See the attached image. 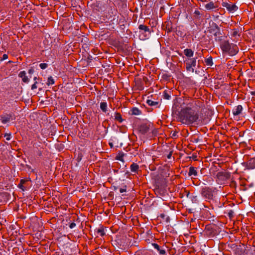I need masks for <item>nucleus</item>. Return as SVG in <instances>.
<instances>
[{
	"label": "nucleus",
	"instance_id": "f257e3e1",
	"mask_svg": "<svg viewBox=\"0 0 255 255\" xmlns=\"http://www.w3.org/2000/svg\"><path fill=\"white\" fill-rule=\"evenodd\" d=\"M176 106L181 108L177 115L178 122L182 124L191 125L199 119V107L196 100L188 97H183L177 100L172 109Z\"/></svg>",
	"mask_w": 255,
	"mask_h": 255
},
{
	"label": "nucleus",
	"instance_id": "f03ea898",
	"mask_svg": "<svg viewBox=\"0 0 255 255\" xmlns=\"http://www.w3.org/2000/svg\"><path fill=\"white\" fill-rule=\"evenodd\" d=\"M220 47L223 54L230 56L236 55L239 50L237 44L231 43L228 40L222 42L220 44Z\"/></svg>",
	"mask_w": 255,
	"mask_h": 255
},
{
	"label": "nucleus",
	"instance_id": "7ed1b4c3",
	"mask_svg": "<svg viewBox=\"0 0 255 255\" xmlns=\"http://www.w3.org/2000/svg\"><path fill=\"white\" fill-rule=\"evenodd\" d=\"M138 29L140 39L144 40L148 39L150 36L151 31L148 26L144 24H140L138 26Z\"/></svg>",
	"mask_w": 255,
	"mask_h": 255
},
{
	"label": "nucleus",
	"instance_id": "20e7f679",
	"mask_svg": "<svg viewBox=\"0 0 255 255\" xmlns=\"http://www.w3.org/2000/svg\"><path fill=\"white\" fill-rule=\"evenodd\" d=\"M214 190L212 188L209 187H204L201 191V196L207 201L210 202L213 200L214 198Z\"/></svg>",
	"mask_w": 255,
	"mask_h": 255
},
{
	"label": "nucleus",
	"instance_id": "39448f33",
	"mask_svg": "<svg viewBox=\"0 0 255 255\" xmlns=\"http://www.w3.org/2000/svg\"><path fill=\"white\" fill-rule=\"evenodd\" d=\"M198 57L188 58L184 61L186 65V69L187 71L193 73L194 72V68L197 65V59Z\"/></svg>",
	"mask_w": 255,
	"mask_h": 255
},
{
	"label": "nucleus",
	"instance_id": "423d86ee",
	"mask_svg": "<svg viewBox=\"0 0 255 255\" xmlns=\"http://www.w3.org/2000/svg\"><path fill=\"white\" fill-rule=\"evenodd\" d=\"M14 115L12 113H3L0 115V122L2 124H6L11 121L15 119Z\"/></svg>",
	"mask_w": 255,
	"mask_h": 255
},
{
	"label": "nucleus",
	"instance_id": "0eeeda50",
	"mask_svg": "<svg viewBox=\"0 0 255 255\" xmlns=\"http://www.w3.org/2000/svg\"><path fill=\"white\" fill-rule=\"evenodd\" d=\"M153 124L150 122L142 123L139 127V131L142 134H145L153 128Z\"/></svg>",
	"mask_w": 255,
	"mask_h": 255
},
{
	"label": "nucleus",
	"instance_id": "6e6552de",
	"mask_svg": "<svg viewBox=\"0 0 255 255\" xmlns=\"http://www.w3.org/2000/svg\"><path fill=\"white\" fill-rule=\"evenodd\" d=\"M222 5L223 7H226L230 12H234L238 8V6L235 4H233L231 2L228 3L227 2H223Z\"/></svg>",
	"mask_w": 255,
	"mask_h": 255
},
{
	"label": "nucleus",
	"instance_id": "1a4fd4ad",
	"mask_svg": "<svg viewBox=\"0 0 255 255\" xmlns=\"http://www.w3.org/2000/svg\"><path fill=\"white\" fill-rule=\"evenodd\" d=\"M230 176L231 174L230 173L225 171L219 172L217 174V177L218 180L222 181H224L229 179L230 178Z\"/></svg>",
	"mask_w": 255,
	"mask_h": 255
},
{
	"label": "nucleus",
	"instance_id": "9d476101",
	"mask_svg": "<svg viewBox=\"0 0 255 255\" xmlns=\"http://www.w3.org/2000/svg\"><path fill=\"white\" fill-rule=\"evenodd\" d=\"M152 246L156 250L160 255H166V252L164 246L160 247L156 243L152 244Z\"/></svg>",
	"mask_w": 255,
	"mask_h": 255
},
{
	"label": "nucleus",
	"instance_id": "9b49d317",
	"mask_svg": "<svg viewBox=\"0 0 255 255\" xmlns=\"http://www.w3.org/2000/svg\"><path fill=\"white\" fill-rule=\"evenodd\" d=\"M213 35L215 37V40L216 42H219L220 44L222 43V42L225 40L223 38L224 36L221 33V30L218 32L216 31V32H214L213 33Z\"/></svg>",
	"mask_w": 255,
	"mask_h": 255
},
{
	"label": "nucleus",
	"instance_id": "f8f14e48",
	"mask_svg": "<svg viewBox=\"0 0 255 255\" xmlns=\"http://www.w3.org/2000/svg\"><path fill=\"white\" fill-rule=\"evenodd\" d=\"M30 178H29L27 179H22L20 180V183L18 185V187L21 189L23 191H24L27 190L26 186H24V185H27V183L28 181H30Z\"/></svg>",
	"mask_w": 255,
	"mask_h": 255
},
{
	"label": "nucleus",
	"instance_id": "ddd939ff",
	"mask_svg": "<svg viewBox=\"0 0 255 255\" xmlns=\"http://www.w3.org/2000/svg\"><path fill=\"white\" fill-rule=\"evenodd\" d=\"M188 176L191 177V178H194L198 176V172L197 168L193 166H190L189 168Z\"/></svg>",
	"mask_w": 255,
	"mask_h": 255
},
{
	"label": "nucleus",
	"instance_id": "4468645a",
	"mask_svg": "<svg viewBox=\"0 0 255 255\" xmlns=\"http://www.w3.org/2000/svg\"><path fill=\"white\" fill-rule=\"evenodd\" d=\"M247 168L248 169L255 168V158H252L247 162Z\"/></svg>",
	"mask_w": 255,
	"mask_h": 255
},
{
	"label": "nucleus",
	"instance_id": "2eb2a0df",
	"mask_svg": "<svg viewBox=\"0 0 255 255\" xmlns=\"http://www.w3.org/2000/svg\"><path fill=\"white\" fill-rule=\"evenodd\" d=\"M183 52L184 55L188 57V58H191L194 55V51L190 48L185 49Z\"/></svg>",
	"mask_w": 255,
	"mask_h": 255
},
{
	"label": "nucleus",
	"instance_id": "dca6fc26",
	"mask_svg": "<svg viewBox=\"0 0 255 255\" xmlns=\"http://www.w3.org/2000/svg\"><path fill=\"white\" fill-rule=\"evenodd\" d=\"M243 110V107L241 105H238L233 110V114L234 116L240 115Z\"/></svg>",
	"mask_w": 255,
	"mask_h": 255
},
{
	"label": "nucleus",
	"instance_id": "f3484780",
	"mask_svg": "<svg viewBox=\"0 0 255 255\" xmlns=\"http://www.w3.org/2000/svg\"><path fill=\"white\" fill-rule=\"evenodd\" d=\"M18 76L21 78L22 81L24 83H28L29 82V79L26 76V73L24 71H22L19 72Z\"/></svg>",
	"mask_w": 255,
	"mask_h": 255
},
{
	"label": "nucleus",
	"instance_id": "a211bd4d",
	"mask_svg": "<svg viewBox=\"0 0 255 255\" xmlns=\"http://www.w3.org/2000/svg\"><path fill=\"white\" fill-rule=\"evenodd\" d=\"M221 29L219 26L216 23L213 22L210 32L213 34L214 32H216V31L218 32Z\"/></svg>",
	"mask_w": 255,
	"mask_h": 255
},
{
	"label": "nucleus",
	"instance_id": "6ab92c4d",
	"mask_svg": "<svg viewBox=\"0 0 255 255\" xmlns=\"http://www.w3.org/2000/svg\"><path fill=\"white\" fill-rule=\"evenodd\" d=\"M96 233L101 237L105 235V229L103 226H101L100 228L95 230Z\"/></svg>",
	"mask_w": 255,
	"mask_h": 255
},
{
	"label": "nucleus",
	"instance_id": "aec40b11",
	"mask_svg": "<svg viewBox=\"0 0 255 255\" xmlns=\"http://www.w3.org/2000/svg\"><path fill=\"white\" fill-rule=\"evenodd\" d=\"M205 7L207 10H211L216 8V6L215 5V3L213 1H210L205 5Z\"/></svg>",
	"mask_w": 255,
	"mask_h": 255
},
{
	"label": "nucleus",
	"instance_id": "412c9836",
	"mask_svg": "<svg viewBox=\"0 0 255 255\" xmlns=\"http://www.w3.org/2000/svg\"><path fill=\"white\" fill-rule=\"evenodd\" d=\"M130 171L133 173H136L139 169V166L136 163H133L130 166Z\"/></svg>",
	"mask_w": 255,
	"mask_h": 255
},
{
	"label": "nucleus",
	"instance_id": "4be33fe9",
	"mask_svg": "<svg viewBox=\"0 0 255 255\" xmlns=\"http://www.w3.org/2000/svg\"><path fill=\"white\" fill-rule=\"evenodd\" d=\"M131 115H139L141 114V111L136 107L132 108L130 110Z\"/></svg>",
	"mask_w": 255,
	"mask_h": 255
},
{
	"label": "nucleus",
	"instance_id": "5701e85b",
	"mask_svg": "<svg viewBox=\"0 0 255 255\" xmlns=\"http://www.w3.org/2000/svg\"><path fill=\"white\" fill-rule=\"evenodd\" d=\"M115 120L117 121H118L120 123H122L124 121L121 114L118 112H116L115 114Z\"/></svg>",
	"mask_w": 255,
	"mask_h": 255
},
{
	"label": "nucleus",
	"instance_id": "b1692460",
	"mask_svg": "<svg viewBox=\"0 0 255 255\" xmlns=\"http://www.w3.org/2000/svg\"><path fill=\"white\" fill-rule=\"evenodd\" d=\"M231 35L233 37H237V36L240 37V34H239V30L238 28H235L232 29Z\"/></svg>",
	"mask_w": 255,
	"mask_h": 255
},
{
	"label": "nucleus",
	"instance_id": "393cba45",
	"mask_svg": "<svg viewBox=\"0 0 255 255\" xmlns=\"http://www.w3.org/2000/svg\"><path fill=\"white\" fill-rule=\"evenodd\" d=\"M205 62L207 66H212L213 65V59L211 56H209L208 58H206L205 60Z\"/></svg>",
	"mask_w": 255,
	"mask_h": 255
},
{
	"label": "nucleus",
	"instance_id": "a878e982",
	"mask_svg": "<svg viewBox=\"0 0 255 255\" xmlns=\"http://www.w3.org/2000/svg\"><path fill=\"white\" fill-rule=\"evenodd\" d=\"M100 108L103 112L106 113L107 111V103L106 102H101L100 103Z\"/></svg>",
	"mask_w": 255,
	"mask_h": 255
},
{
	"label": "nucleus",
	"instance_id": "bb28decb",
	"mask_svg": "<svg viewBox=\"0 0 255 255\" xmlns=\"http://www.w3.org/2000/svg\"><path fill=\"white\" fill-rule=\"evenodd\" d=\"M146 103L150 106H155L158 104V102L153 101L151 99H148L146 101Z\"/></svg>",
	"mask_w": 255,
	"mask_h": 255
},
{
	"label": "nucleus",
	"instance_id": "cd10ccee",
	"mask_svg": "<svg viewBox=\"0 0 255 255\" xmlns=\"http://www.w3.org/2000/svg\"><path fill=\"white\" fill-rule=\"evenodd\" d=\"M170 92H168L167 91H164L163 93V98L166 100H169L171 98V96H170Z\"/></svg>",
	"mask_w": 255,
	"mask_h": 255
},
{
	"label": "nucleus",
	"instance_id": "c85d7f7f",
	"mask_svg": "<svg viewBox=\"0 0 255 255\" xmlns=\"http://www.w3.org/2000/svg\"><path fill=\"white\" fill-rule=\"evenodd\" d=\"M193 203H197L198 202V196L197 195H192L189 198Z\"/></svg>",
	"mask_w": 255,
	"mask_h": 255
},
{
	"label": "nucleus",
	"instance_id": "c756f323",
	"mask_svg": "<svg viewBox=\"0 0 255 255\" xmlns=\"http://www.w3.org/2000/svg\"><path fill=\"white\" fill-rule=\"evenodd\" d=\"M124 153L123 152H120L119 153L118 155L116 156V159L123 161H124Z\"/></svg>",
	"mask_w": 255,
	"mask_h": 255
},
{
	"label": "nucleus",
	"instance_id": "7c9ffc66",
	"mask_svg": "<svg viewBox=\"0 0 255 255\" xmlns=\"http://www.w3.org/2000/svg\"><path fill=\"white\" fill-rule=\"evenodd\" d=\"M54 84V80L52 76H50L48 78L47 85H53Z\"/></svg>",
	"mask_w": 255,
	"mask_h": 255
},
{
	"label": "nucleus",
	"instance_id": "2f4dec72",
	"mask_svg": "<svg viewBox=\"0 0 255 255\" xmlns=\"http://www.w3.org/2000/svg\"><path fill=\"white\" fill-rule=\"evenodd\" d=\"M4 137L6 138L7 140H9L11 137V134L10 133H5L4 134Z\"/></svg>",
	"mask_w": 255,
	"mask_h": 255
},
{
	"label": "nucleus",
	"instance_id": "473e14b6",
	"mask_svg": "<svg viewBox=\"0 0 255 255\" xmlns=\"http://www.w3.org/2000/svg\"><path fill=\"white\" fill-rule=\"evenodd\" d=\"M39 66L41 69H45L48 67V64L46 63H41L40 64Z\"/></svg>",
	"mask_w": 255,
	"mask_h": 255
},
{
	"label": "nucleus",
	"instance_id": "72a5a7b5",
	"mask_svg": "<svg viewBox=\"0 0 255 255\" xmlns=\"http://www.w3.org/2000/svg\"><path fill=\"white\" fill-rule=\"evenodd\" d=\"M127 191V186L125 185L123 188L120 189V193H122Z\"/></svg>",
	"mask_w": 255,
	"mask_h": 255
},
{
	"label": "nucleus",
	"instance_id": "f704fd0d",
	"mask_svg": "<svg viewBox=\"0 0 255 255\" xmlns=\"http://www.w3.org/2000/svg\"><path fill=\"white\" fill-rule=\"evenodd\" d=\"M8 58V55L6 54H4L3 55H2V58L0 60V61H2L4 60H5L6 59H7Z\"/></svg>",
	"mask_w": 255,
	"mask_h": 255
},
{
	"label": "nucleus",
	"instance_id": "c9c22d12",
	"mask_svg": "<svg viewBox=\"0 0 255 255\" xmlns=\"http://www.w3.org/2000/svg\"><path fill=\"white\" fill-rule=\"evenodd\" d=\"M150 130H151L153 135H155L156 134L157 132V129L153 128H152V129H151Z\"/></svg>",
	"mask_w": 255,
	"mask_h": 255
},
{
	"label": "nucleus",
	"instance_id": "e433bc0d",
	"mask_svg": "<svg viewBox=\"0 0 255 255\" xmlns=\"http://www.w3.org/2000/svg\"><path fill=\"white\" fill-rule=\"evenodd\" d=\"M185 196L187 197V198H190V197L191 196L190 194V192L189 191H188V190H186L185 191Z\"/></svg>",
	"mask_w": 255,
	"mask_h": 255
},
{
	"label": "nucleus",
	"instance_id": "4c0bfd02",
	"mask_svg": "<svg viewBox=\"0 0 255 255\" xmlns=\"http://www.w3.org/2000/svg\"><path fill=\"white\" fill-rule=\"evenodd\" d=\"M37 82L35 81L34 82V83L31 86V89L32 90H34V89H35L37 88V86H36V84H37Z\"/></svg>",
	"mask_w": 255,
	"mask_h": 255
},
{
	"label": "nucleus",
	"instance_id": "58836bf2",
	"mask_svg": "<svg viewBox=\"0 0 255 255\" xmlns=\"http://www.w3.org/2000/svg\"><path fill=\"white\" fill-rule=\"evenodd\" d=\"M234 211L232 210H230L228 213V215L230 217V218H232L233 216L234 215Z\"/></svg>",
	"mask_w": 255,
	"mask_h": 255
},
{
	"label": "nucleus",
	"instance_id": "ea45409f",
	"mask_svg": "<svg viewBox=\"0 0 255 255\" xmlns=\"http://www.w3.org/2000/svg\"><path fill=\"white\" fill-rule=\"evenodd\" d=\"M76 226V224L74 222L73 223H71L70 225H69V227L70 229H73Z\"/></svg>",
	"mask_w": 255,
	"mask_h": 255
},
{
	"label": "nucleus",
	"instance_id": "a19ab883",
	"mask_svg": "<svg viewBox=\"0 0 255 255\" xmlns=\"http://www.w3.org/2000/svg\"><path fill=\"white\" fill-rule=\"evenodd\" d=\"M34 72V69L33 68H30L28 70V73L29 74H32Z\"/></svg>",
	"mask_w": 255,
	"mask_h": 255
},
{
	"label": "nucleus",
	"instance_id": "79ce46f5",
	"mask_svg": "<svg viewBox=\"0 0 255 255\" xmlns=\"http://www.w3.org/2000/svg\"><path fill=\"white\" fill-rule=\"evenodd\" d=\"M177 132L176 131H174L172 134V137H176V136H177Z\"/></svg>",
	"mask_w": 255,
	"mask_h": 255
},
{
	"label": "nucleus",
	"instance_id": "37998d69",
	"mask_svg": "<svg viewBox=\"0 0 255 255\" xmlns=\"http://www.w3.org/2000/svg\"><path fill=\"white\" fill-rule=\"evenodd\" d=\"M172 152L171 151L170 153L167 155V157L168 159H170L171 157Z\"/></svg>",
	"mask_w": 255,
	"mask_h": 255
},
{
	"label": "nucleus",
	"instance_id": "c03bdc74",
	"mask_svg": "<svg viewBox=\"0 0 255 255\" xmlns=\"http://www.w3.org/2000/svg\"><path fill=\"white\" fill-rule=\"evenodd\" d=\"M109 145L111 148L113 147L114 146L113 144L112 143L110 142Z\"/></svg>",
	"mask_w": 255,
	"mask_h": 255
},
{
	"label": "nucleus",
	"instance_id": "a18cd8bd",
	"mask_svg": "<svg viewBox=\"0 0 255 255\" xmlns=\"http://www.w3.org/2000/svg\"><path fill=\"white\" fill-rule=\"evenodd\" d=\"M196 54H197V55H198V57H201V56H202V54H201V53H196Z\"/></svg>",
	"mask_w": 255,
	"mask_h": 255
},
{
	"label": "nucleus",
	"instance_id": "49530a36",
	"mask_svg": "<svg viewBox=\"0 0 255 255\" xmlns=\"http://www.w3.org/2000/svg\"><path fill=\"white\" fill-rule=\"evenodd\" d=\"M113 188H114V190H116L118 189V187H117V186H114Z\"/></svg>",
	"mask_w": 255,
	"mask_h": 255
},
{
	"label": "nucleus",
	"instance_id": "de8ad7c7",
	"mask_svg": "<svg viewBox=\"0 0 255 255\" xmlns=\"http://www.w3.org/2000/svg\"><path fill=\"white\" fill-rule=\"evenodd\" d=\"M123 5H125L126 6H127L125 0L123 1Z\"/></svg>",
	"mask_w": 255,
	"mask_h": 255
},
{
	"label": "nucleus",
	"instance_id": "09e8293b",
	"mask_svg": "<svg viewBox=\"0 0 255 255\" xmlns=\"http://www.w3.org/2000/svg\"><path fill=\"white\" fill-rule=\"evenodd\" d=\"M252 95H255V92H253L252 93Z\"/></svg>",
	"mask_w": 255,
	"mask_h": 255
},
{
	"label": "nucleus",
	"instance_id": "8fccbe9b",
	"mask_svg": "<svg viewBox=\"0 0 255 255\" xmlns=\"http://www.w3.org/2000/svg\"><path fill=\"white\" fill-rule=\"evenodd\" d=\"M36 79H37V77H35L34 78V81H35Z\"/></svg>",
	"mask_w": 255,
	"mask_h": 255
}]
</instances>
